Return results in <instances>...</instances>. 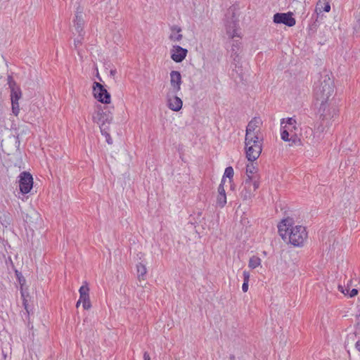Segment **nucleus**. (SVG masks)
<instances>
[{"label": "nucleus", "instance_id": "obj_10", "mask_svg": "<svg viewBox=\"0 0 360 360\" xmlns=\"http://www.w3.org/2000/svg\"><path fill=\"white\" fill-rule=\"evenodd\" d=\"M167 100V106L170 110L178 112L181 109L183 102L176 94H172V92L168 93Z\"/></svg>", "mask_w": 360, "mask_h": 360}, {"label": "nucleus", "instance_id": "obj_24", "mask_svg": "<svg viewBox=\"0 0 360 360\" xmlns=\"http://www.w3.org/2000/svg\"><path fill=\"white\" fill-rule=\"evenodd\" d=\"M261 259L257 256H252L250 258L248 262L249 268L254 269L261 265Z\"/></svg>", "mask_w": 360, "mask_h": 360}, {"label": "nucleus", "instance_id": "obj_3", "mask_svg": "<svg viewBox=\"0 0 360 360\" xmlns=\"http://www.w3.org/2000/svg\"><path fill=\"white\" fill-rule=\"evenodd\" d=\"M8 84L11 89L12 111L15 116H18L20 112L18 101L22 96V92L20 89L16 86L15 82L13 80L11 77H8Z\"/></svg>", "mask_w": 360, "mask_h": 360}, {"label": "nucleus", "instance_id": "obj_33", "mask_svg": "<svg viewBox=\"0 0 360 360\" xmlns=\"http://www.w3.org/2000/svg\"><path fill=\"white\" fill-rule=\"evenodd\" d=\"M242 290L244 292L248 290V282H243L242 285Z\"/></svg>", "mask_w": 360, "mask_h": 360}, {"label": "nucleus", "instance_id": "obj_12", "mask_svg": "<svg viewBox=\"0 0 360 360\" xmlns=\"http://www.w3.org/2000/svg\"><path fill=\"white\" fill-rule=\"evenodd\" d=\"M262 122L260 118L254 117L252 118L248 123L246 127V136L250 137V136H253L254 134H260L259 127Z\"/></svg>", "mask_w": 360, "mask_h": 360}, {"label": "nucleus", "instance_id": "obj_36", "mask_svg": "<svg viewBox=\"0 0 360 360\" xmlns=\"http://www.w3.org/2000/svg\"><path fill=\"white\" fill-rule=\"evenodd\" d=\"M355 348H356L359 352H360V340H358V341L355 343Z\"/></svg>", "mask_w": 360, "mask_h": 360}, {"label": "nucleus", "instance_id": "obj_19", "mask_svg": "<svg viewBox=\"0 0 360 360\" xmlns=\"http://www.w3.org/2000/svg\"><path fill=\"white\" fill-rule=\"evenodd\" d=\"M240 42L238 41H233L231 49V57L233 58V61L235 63L239 62V55L238 53V51L239 50L240 47Z\"/></svg>", "mask_w": 360, "mask_h": 360}, {"label": "nucleus", "instance_id": "obj_18", "mask_svg": "<svg viewBox=\"0 0 360 360\" xmlns=\"http://www.w3.org/2000/svg\"><path fill=\"white\" fill-rule=\"evenodd\" d=\"M172 33L169 35V39L172 41H179L182 39L183 36L180 32H181V27L174 25L171 27Z\"/></svg>", "mask_w": 360, "mask_h": 360}, {"label": "nucleus", "instance_id": "obj_14", "mask_svg": "<svg viewBox=\"0 0 360 360\" xmlns=\"http://www.w3.org/2000/svg\"><path fill=\"white\" fill-rule=\"evenodd\" d=\"M224 23L226 26V33L229 37H240V34L238 33L237 22L236 20H232L231 21H225Z\"/></svg>", "mask_w": 360, "mask_h": 360}, {"label": "nucleus", "instance_id": "obj_37", "mask_svg": "<svg viewBox=\"0 0 360 360\" xmlns=\"http://www.w3.org/2000/svg\"><path fill=\"white\" fill-rule=\"evenodd\" d=\"M338 288L339 290L345 295L347 294L348 292H349V290H347V292H345V290H343V288L341 286V285H339L338 286Z\"/></svg>", "mask_w": 360, "mask_h": 360}, {"label": "nucleus", "instance_id": "obj_21", "mask_svg": "<svg viewBox=\"0 0 360 360\" xmlns=\"http://www.w3.org/2000/svg\"><path fill=\"white\" fill-rule=\"evenodd\" d=\"M252 142H254L255 144L262 145V138L260 136V134H254L253 136H250V137L248 138L245 136V145L252 144Z\"/></svg>", "mask_w": 360, "mask_h": 360}, {"label": "nucleus", "instance_id": "obj_38", "mask_svg": "<svg viewBox=\"0 0 360 360\" xmlns=\"http://www.w3.org/2000/svg\"><path fill=\"white\" fill-rule=\"evenodd\" d=\"M110 72L111 75H115L116 74L117 71L115 69H114V70H111Z\"/></svg>", "mask_w": 360, "mask_h": 360}, {"label": "nucleus", "instance_id": "obj_7", "mask_svg": "<svg viewBox=\"0 0 360 360\" xmlns=\"http://www.w3.org/2000/svg\"><path fill=\"white\" fill-rule=\"evenodd\" d=\"M93 120L100 127L104 126V127H108V126L106 124H110L112 122V115L110 112L98 110L93 116Z\"/></svg>", "mask_w": 360, "mask_h": 360}, {"label": "nucleus", "instance_id": "obj_9", "mask_svg": "<svg viewBox=\"0 0 360 360\" xmlns=\"http://www.w3.org/2000/svg\"><path fill=\"white\" fill-rule=\"evenodd\" d=\"M171 92L176 94L181 90L182 79L181 73L176 70H172L169 73Z\"/></svg>", "mask_w": 360, "mask_h": 360}, {"label": "nucleus", "instance_id": "obj_22", "mask_svg": "<svg viewBox=\"0 0 360 360\" xmlns=\"http://www.w3.org/2000/svg\"><path fill=\"white\" fill-rule=\"evenodd\" d=\"M259 183L257 176L252 178L250 188L244 185L245 188L248 190V196H250L259 188Z\"/></svg>", "mask_w": 360, "mask_h": 360}, {"label": "nucleus", "instance_id": "obj_17", "mask_svg": "<svg viewBox=\"0 0 360 360\" xmlns=\"http://www.w3.org/2000/svg\"><path fill=\"white\" fill-rule=\"evenodd\" d=\"M316 12L319 14L323 11L329 12L330 11V5L328 0H319L316 4Z\"/></svg>", "mask_w": 360, "mask_h": 360}, {"label": "nucleus", "instance_id": "obj_34", "mask_svg": "<svg viewBox=\"0 0 360 360\" xmlns=\"http://www.w3.org/2000/svg\"><path fill=\"white\" fill-rule=\"evenodd\" d=\"M358 294V290L355 288H353L350 292H349V297H354L355 295H356Z\"/></svg>", "mask_w": 360, "mask_h": 360}, {"label": "nucleus", "instance_id": "obj_32", "mask_svg": "<svg viewBox=\"0 0 360 360\" xmlns=\"http://www.w3.org/2000/svg\"><path fill=\"white\" fill-rule=\"evenodd\" d=\"M82 39L81 36L79 35V38L75 39V46L76 48L82 44Z\"/></svg>", "mask_w": 360, "mask_h": 360}, {"label": "nucleus", "instance_id": "obj_29", "mask_svg": "<svg viewBox=\"0 0 360 360\" xmlns=\"http://www.w3.org/2000/svg\"><path fill=\"white\" fill-rule=\"evenodd\" d=\"M290 146H301L302 141L296 136H292L290 138Z\"/></svg>", "mask_w": 360, "mask_h": 360}, {"label": "nucleus", "instance_id": "obj_20", "mask_svg": "<svg viewBox=\"0 0 360 360\" xmlns=\"http://www.w3.org/2000/svg\"><path fill=\"white\" fill-rule=\"evenodd\" d=\"M137 277L139 281H144L147 274L146 265L139 262L136 264Z\"/></svg>", "mask_w": 360, "mask_h": 360}, {"label": "nucleus", "instance_id": "obj_23", "mask_svg": "<svg viewBox=\"0 0 360 360\" xmlns=\"http://www.w3.org/2000/svg\"><path fill=\"white\" fill-rule=\"evenodd\" d=\"M284 123L286 124L285 125H287V128L292 129H295L296 128L297 121L294 117H288L286 119L283 118L281 120V126H283Z\"/></svg>", "mask_w": 360, "mask_h": 360}, {"label": "nucleus", "instance_id": "obj_6", "mask_svg": "<svg viewBox=\"0 0 360 360\" xmlns=\"http://www.w3.org/2000/svg\"><path fill=\"white\" fill-rule=\"evenodd\" d=\"M292 13H277L274 15V22L276 24H283L288 27H292L295 25L296 20L292 17Z\"/></svg>", "mask_w": 360, "mask_h": 360}, {"label": "nucleus", "instance_id": "obj_8", "mask_svg": "<svg viewBox=\"0 0 360 360\" xmlns=\"http://www.w3.org/2000/svg\"><path fill=\"white\" fill-rule=\"evenodd\" d=\"M262 150V144H252L245 145L246 157L250 162L256 160L260 155Z\"/></svg>", "mask_w": 360, "mask_h": 360}, {"label": "nucleus", "instance_id": "obj_27", "mask_svg": "<svg viewBox=\"0 0 360 360\" xmlns=\"http://www.w3.org/2000/svg\"><path fill=\"white\" fill-rule=\"evenodd\" d=\"M234 174V171L232 167H228L225 169L224 175L222 176L221 179H225L226 178H228L229 179V181L231 182Z\"/></svg>", "mask_w": 360, "mask_h": 360}, {"label": "nucleus", "instance_id": "obj_31", "mask_svg": "<svg viewBox=\"0 0 360 360\" xmlns=\"http://www.w3.org/2000/svg\"><path fill=\"white\" fill-rule=\"evenodd\" d=\"M243 282H249L250 274L248 271H244L243 272Z\"/></svg>", "mask_w": 360, "mask_h": 360}, {"label": "nucleus", "instance_id": "obj_16", "mask_svg": "<svg viewBox=\"0 0 360 360\" xmlns=\"http://www.w3.org/2000/svg\"><path fill=\"white\" fill-rule=\"evenodd\" d=\"M84 25V20L83 19L82 12L77 11L75 13V19L74 20V26L75 27V29L77 30L79 36H82Z\"/></svg>", "mask_w": 360, "mask_h": 360}, {"label": "nucleus", "instance_id": "obj_28", "mask_svg": "<svg viewBox=\"0 0 360 360\" xmlns=\"http://www.w3.org/2000/svg\"><path fill=\"white\" fill-rule=\"evenodd\" d=\"M217 204L220 207H224L226 204V195H217Z\"/></svg>", "mask_w": 360, "mask_h": 360}, {"label": "nucleus", "instance_id": "obj_30", "mask_svg": "<svg viewBox=\"0 0 360 360\" xmlns=\"http://www.w3.org/2000/svg\"><path fill=\"white\" fill-rule=\"evenodd\" d=\"M225 181L226 180L225 179H221V183L218 186V189H217V191H218V195H223V194H226V192H225V190H224V184H225Z\"/></svg>", "mask_w": 360, "mask_h": 360}, {"label": "nucleus", "instance_id": "obj_26", "mask_svg": "<svg viewBox=\"0 0 360 360\" xmlns=\"http://www.w3.org/2000/svg\"><path fill=\"white\" fill-rule=\"evenodd\" d=\"M100 129H101V134L105 137L106 142L108 144H112V139L110 135L108 127H104V126L100 127Z\"/></svg>", "mask_w": 360, "mask_h": 360}, {"label": "nucleus", "instance_id": "obj_2", "mask_svg": "<svg viewBox=\"0 0 360 360\" xmlns=\"http://www.w3.org/2000/svg\"><path fill=\"white\" fill-rule=\"evenodd\" d=\"M278 233L282 239L295 247H301L308 238L306 228L295 225L292 218L283 219L278 225Z\"/></svg>", "mask_w": 360, "mask_h": 360}, {"label": "nucleus", "instance_id": "obj_40", "mask_svg": "<svg viewBox=\"0 0 360 360\" xmlns=\"http://www.w3.org/2000/svg\"><path fill=\"white\" fill-rule=\"evenodd\" d=\"M2 354L4 356V358L6 359V354H5L3 350H2Z\"/></svg>", "mask_w": 360, "mask_h": 360}, {"label": "nucleus", "instance_id": "obj_35", "mask_svg": "<svg viewBox=\"0 0 360 360\" xmlns=\"http://www.w3.org/2000/svg\"><path fill=\"white\" fill-rule=\"evenodd\" d=\"M143 360H150V355L147 352H145L143 354Z\"/></svg>", "mask_w": 360, "mask_h": 360}, {"label": "nucleus", "instance_id": "obj_11", "mask_svg": "<svg viewBox=\"0 0 360 360\" xmlns=\"http://www.w3.org/2000/svg\"><path fill=\"white\" fill-rule=\"evenodd\" d=\"M171 58L176 63L182 62L186 57L188 50L180 46H173L171 51Z\"/></svg>", "mask_w": 360, "mask_h": 360}, {"label": "nucleus", "instance_id": "obj_5", "mask_svg": "<svg viewBox=\"0 0 360 360\" xmlns=\"http://www.w3.org/2000/svg\"><path fill=\"white\" fill-rule=\"evenodd\" d=\"M19 187L22 193H28L33 186L32 176L27 172H23L20 174Z\"/></svg>", "mask_w": 360, "mask_h": 360}, {"label": "nucleus", "instance_id": "obj_4", "mask_svg": "<svg viewBox=\"0 0 360 360\" xmlns=\"http://www.w3.org/2000/svg\"><path fill=\"white\" fill-rule=\"evenodd\" d=\"M94 96L101 103L108 104L110 103V94L102 84L95 82L93 86Z\"/></svg>", "mask_w": 360, "mask_h": 360}, {"label": "nucleus", "instance_id": "obj_1", "mask_svg": "<svg viewBox=\"0 0 360 360\" xmlns=\"http://www.w3.org/2000/svg\"><path fill=\"white\" fill-rule=\"evenodd\" d=\"M334 92L333 80L326 71L320 74L317 81L314 82V94L316 100L320 102L319 112L323 119L329 115L328 114V101Z\"/></svg>", "mask_w": 360, "mask_h": 360}, {"label": "nucleus", "instance_id": "obj_39", "mask_svg": "<svg viewBox=\"0 0 360 360\" xmlns=\"http://www.w3.org/2000/svg\"><path fill=\"white\" fill-rule=\"evenodd\" d=\"M80 303H82V302L80 301V300L79 299V300L77 302V304H76V307H79Z\"/></svg>", "mask_w": 360, "mask_h": 360}, {"label": "nucleus", "instance_id": "obj_13", "mask_svg": "<svg viewBox=\"0 0 360 360\" xmlns=\"http://www.w3.org/2000/svg\"><path fill=\"white\" fill-rule=\"evenodd\" d=\"M89 288L86 283L80 287L79 290V300L82 303V307L84 309L87 310L91 308V302L89 299Z\"/></svg>", "mask_w": 360, "mask_h": 360}, {"label": "nucleus", "instance_id": "obj_25", "mask_svg": "<svg viewBox=\"0 0 360 360\" xmlns=\"http://www.w3.org/2000/svg\"><path fill=\"white\" fill-rule=\"evenodd\" d=\"M289 131H292V129L287 128V125L281 126V138L283 141H290Z\"/></svg>", "mask_w": 360, "mask_h": 360}, {"label": "nucleus", "instance_id": "obj_15", "mask_svg": "<svg viewBox=\"0 0 360 360\" xmlns=\"http://www.w3.org/2000/svg\"><path fill=\"white\" fill-rule=\"evenodd\" d=\"M256 172H257V168L255 167L253 163L251 162V163L247 165V166H246L247 179L245 181V186H248L250 188L252 178L257 176V175H255Z\"/></svg>", "mask_w": 360, "mask_h": 360}]
</instances>
